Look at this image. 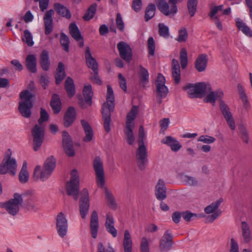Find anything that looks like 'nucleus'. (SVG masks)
<instances>
[{
	"label": "nucleus",
	"mask_w": 252,
	"mask_h": 252,
	"mask_svg": "<svg viewBox=\"0 0 252 252\" xmlns=\"http://www.w3.org/2000/svg\"><path fill=\"white\" fill-rule=\"evenodd\" d=\"M81 124L85 132L83 141L86 143L91 141L94 137V132L91 126L85 120H81Z\"/></svg>",
	"instance_id": "412c9836"
},
{
	"label": "nucleus",
	"mask_w": 252,
	"mask_h": 252,
	"mask_svg": "<svg viewBox=\"0 0 252 252\" xmlns=\"http://www.w3.org/2000/svg\"><path fill=\"white\" fill-rule=\"evenodd\" d=\"M221 214V211L220 210H218L215 213H213L211 215L208 216L206 218V223L213 222Z\"/></svg>",
	"instance_id": "680f3d73"
},
{
	"label": "nucleus",
	"mask_w": 252,
	"mask_h": 252,
	"mask_svg": "<svg viewBox=\"0 0 252 252\" xmlns=\"http://www.w3.org/2000/svg\"><path fill=\"white\" fill-rule=\"evenodd\" d=\"M49 115L47 111L43 108L40 109V117L38 121V124L37 125L43 126L42 123L47 121L49 119Z\"/></svg>",
	"instance_id": "4d7b16f0"
},
{
	"label": "nucleus",
	"mask_w": 252,
	"mask_h": 252,
	"mask_svg": "<svg viewBox=\"0 0 252 252\" xmlns=\"http://www.w3.org/2000/svg\"><path fill=\"white\" fill-rule=\"evenodd\" d=\"M157 3L158 9L164 14L168 15L169 14V6L165 0H154Z\"/></svg>",
	"instance_id": "4c0bfd02"
},
{
	"label": "nucleus",
	"mask_w": 252,
	"mask_h": 252,
	"mask_svg": "<svg viewBox=\"0 0 252 252\" xmlns=\"http://www.w3.org/2000/svg\"><path fill=\"white\" fill-rule=\"evenodd\" d=\"M236 25L238 28L240 30H241L246 35L249 37L252 36V31L251 30L250 28L246 25V24L242 21L237 22Z\"/></svg>",
	"instance_id": "de8ad7c7"
},
{
	"label": "nucleus",
	"mask_w": 252,
	"mask_h": 252,
	"mask_svg": "<svg viewBox=\"0 0 252 252\" xmlns=\"http://www.w3.org/2000/svg\"><path fill=\"white\" fill-rule=\"evenodd\" d=\"M54 8L56 12L63 17L69 19L71 17V14L69 10L65 6L59 3L54 4Z\"/></svg>",
	"instance_id": "72a5a7b5"
},
{
	"label": "nucleus",
	"mask_w": 252,
	"mask_h": 252,
	"mask_svg": "<svg viewBox=\"0 0 252 252\" xmlns=\"http://www.w3.org/2000/svg\"><path fill=\"white\" fill-rule=\"evenodd\" d=\"M121 57L127 62H130L132 59L131 48H118Z\"/></svg>",
	"instance_id": "ea45409f"
},
{
	"label": "nucleus",
	"mask_w": 252,
	"mask_h": 252,
	"mask_svg": "<svg viewBox=\"0 0 252 252\" xmlns=\"http://www.w3.org/2000/svg\"><path fill=\"white\" fill-rule=\"evenodd\" d=\"M116 22L117 28L120 31L123 32L124 30V23L121 15L119 13L117 14Z\"/></svg>",
	"instance_id": "e2e57ef3"
},
{
	"label": "nucleus",
	"mask_w": 252,
	"mask_h": 252,
	"mask_svg": "<svg viewBox=\"0 0 252 252\" xmlns=\"http://www.w3.org/2000/svg\"><path fill=\"white\" fill-rule=\"evenodd\" d=\"M161 142L163 144H166L170 147L172 151H173V138L168 136L162 139Z\"/></svg>",
	"instance_id": "338daca9"
},
{
	"label": "nucleus",
	"mask_w": 252,
	"mask_h": 252,
	"mask_svg": "<svg viewBox=\"0 0 252 252\" xmlns=\"http://www.w3.org/2000/svg\"><path fill=\"white\" fill-rule=\"evenodd\" d=\"M140 80L142 82H149V73L148 70L142 65L139 66Z\"/></svg>",
	"instance_id": "5fc2aeb1"
},
{
	"label": "nucleus",
	"mask_w": 252,
	"mask_h": 252,
	"mask_svg": "<svg viewBox=\"0 0 252 252\" xmlns=\"http://www.w3.org/2000/svg\"><path fill=\"white\" fill-rule=\"evenodd\" d=\"M208 94L204 98V101L206 103H210L213 106L215 105L216 101L217 99H222L223 96V93L220 90L212 91V90L209 92H206V94Z\"/></svg>",
	"instance_id": "aec40b11"
},
{
	"label": "nucleus",
	"mask_w": 252,
	"mask_h": 252,
	"mask_svg": "<svg viewBox=\"0 0 252 252\" xmlns=\"http://www.w3.org/2000/svg\"><path fill=\"white\" fill-rule=\"evenodd\" d=\"M98 218L96 211H94L91 215L90 221L91 232L92 237L96 238L98 228Z\"/></svg>",
	"instance_id": "b1692460"
},
{
	"label": "nucleus",
	"mask_w": 252,
	"mask_h": 252,
	"mask_svg": "<svg viewBox=\"0 0 252 252\" xmlns=\"http://www.w3.org/2000/svg\"><path fill=\"white\" fill-rule=\"evenodd\" d=\"M136 157L139 168L141 170H144L146 163L148 162L147 149L144 144H139L136 153Z\"/></svg>",
	"instance_id": "4468645a"
},
{
	"label": "nucleus",
	"mask_w": 252,
	"mask_h": 252,
	"mask_svg": "<svg viewBox=\"0 0 252 252\" xmlns=\"http://www.w3.org/2000/svg\"><path fill=\"white\" fill-rule=\"evenodd\" d=\"M93 168L96 175L97 186L102 188L105 184L103 164L99 157H96L93 161Z\"/></svg>",
	"instance_id": "1a4fd4ad"
},
{
	"label": "nucleus",
	"mask_w": 252,
	"mask_h": 252,
	"mask_svg": "<svg viewBox=\"0 0 252 252\" xmlns=\"http://www.w3.org/2000/svg\"><path fill=\"white\" fill-rule=\"evenodd\" d=\"M114 219L112 215L107 214L105 222V227L106 230L114 226Z\"/></svg>",
	"instance_id": "13d9d810"
},
{
	"label": "nucleus",
	"mask_w": 252,
	"mask_h": 252,
	"mask_svg": "<svg viewBox=\"0 0 252 252\" xmlns=\"http://www.w3.org/2000/svg\"><path fill=\"white\" fill-rule=\"evenodd\" d=\"M155 193L156 198L163 201L167 197V188L165 182L162 179H159L155 186Z\"/></svg>",
	"instance_id": "a211bd4d"
},
{
	"label": "nucleus",
	"mask_w": 252,
	"mask_h": 252,
	"mask_svg": "<svg viewBox=\"0 0 252 252\" xmlns=\"http://www.w3.org/2000/svg\"><path fill=\"white\" fill-rule=\"evenodd\" d=\"M207 62V55L205 54L200 55L194 63L195 69L199 72L204 71L206 68Z\"/></svg>",
	"instance_id": "5701e85b"
},
{
	"label": "nucleus",
	"mask_w": 252,
	"mask_h": 252,
	"mask_svg": "<svg viewBox=\"0 0 252 252\" xmlns=\"http://www.w3.org/2000/svg\"><path fill=\"white\" fill-rule=\"evenodd\" d=\"M138 113V107L133 106L126 117V125L134 126L133 121L136 118Z\"/></svg>",
	"instance_id": "7c9ffc66"
},
{
	"label": "nucleus",
	"mask_w": 252,
	"mask_h": 252,
	"mask_svg": "<svg viewBox=\"0 0 252 252\" xmlns=\"http://www.w3.org/2000/svg\"><path fill=\"white\" fill-rule=\"evenodd\" d=\"M182 179L187 184L191 186H196L198 184L197 179L193 177L188 175H183Z\"/></svg>",
	"instance_id": "603ef678"
},
{
	"label": "nucleus",
	"mask_w": 252,
	"mask_h": 252,
	"mask_svg": "<svg viewBox=\"0 0 252 252\" xmlns=\"http://www.w3.org/2000/svg\"><path fill=\"white\" fill-rule=\"evenodd\" d=\"M81 198L79 202L80 213L82 219H84L88 213L89 209V192L86 189L81 192Z\"/></svg>",
	"instance_id": "f8f14e48"
},
{
	"label": "nucleus",
	"mask_w": 252,
	"mask_h": 252,
	"mask_svg": "<svg viewBox=\"0 0 252 252\" xmlns=\"http://www.w3.org/2000/svg\"><path fill=\"white\" fill-rule=\"evenodd\" d=\"M63 145L65 154L69 157H73L75 155L74 150L71 139L68 132L63 131L62 134Z\"/></svg>",
	"instance_id": "f3484780"
},
{
	"label": "nucleus",
	"mask_w": 252,
	"mask_h": 252,
	"mask_svg": "<svg viewBox=\"0 0 252 252\" xmlns=\"http://www.w3.org/2000/svg\"><path fill=\"white\" fill-rule=\"evenodd\" d=\"M26 65L27 69L32 73L36 72V59L33 55H29L26 59Z\"/></svg>",
	"instance_id": "cd10ccee"
},
{
	"label": "nucleus",
	"mask_w": 252,
	"mask_h": 252,
	"mask_svg": "<svg viewBox=\"0 0 252 252\" xmlns=\"http://www.w3.org/2000/svg\"><path fill=\"white\" fill-rule=\"evenodd\" d=\"M93 72L91 73L90 79V80L93 82L94 83H95L98 85H100L102 84V81L100 80L99 76L98 75V70L92 71Z\"/></svg>",
	"instance_id": "864d4df0"
},
{
	"label": "nucleus",
	"mask_w": 252,
	"mask_h": 252,
	"mask_svg": "<svg viewBox=\"0 0 252 252\" xmlns=\"http://www.w3.org/2000/svg\"><path fill=\"white\" fill-rule=\"evenodd\" d=\"M56 165V160L53 156L48 158L41 170L40 166H36L33 174V178L34 180L37 181L40 179L42 181L47 180L52 175Z\"/></svg>",
	"instance_id": "f03ea898"
},
{
	"label": "nucleus",
	"mask_w": 252,
	"mask_h": 252,
	"mask_svg": "<svg viewBox=\"0 0 252 252\" xmlns=\"http://www.w3.org/2000/svg\"><path fill=\"white\" fill-rule=\"evenodd\" d=\"M11 154H7L3 158L2 163L0 165V174L9 173L12 176L16 173L17 163L16 159L11 157Z\"/></svg>",
	"instance_id": "0eeeda50"
},
{
	"label": "nucleus",
	"mask_w": 252,
	"mask_h": 252,
	"mask_svg": "<svg viewBox=\"0 0 252 252\" xmlns=\"http://www.w3.org/2000/svg\"><path fill=\"white\" fill-rule=\"evenodd\" d=\"M134 126L126 125L124 129V133L126 135V139L129 145L133 144L135 138L133 133V128Z\"/></svg>",
	"instance_id": "c9c22d12"
},
{
	"label": "nucleus",
	"mask_w": 252,
	"mask_h": 252,
	"mask_svg": "<svg viewBox=\"0 0 252 252\" xmlns=\"http://www.w3.org/2000/svg\"><path fill=\"white\" fill-rule=\"evenodd\" d=\"M76 118V112L75 108L69 107L66 110L63 118L64 126L66 127L70 126Z\"/></svg>",
	"instance_id": "4be33fe9"
},
{
	"label": "nucleus",
	"mask_w": 252,
	"mask_h": 252,
	"mask_svg": "<svg viewBox=\"0 0 252 252\" xmlns=\"http://www.w3.org/2000/svg\"><path fill=\"white\" fill-rule=\"evenodd\" d=\"M85 59L87 66L92 71L98 70V64L96 60L92 56L89 48L85 52Z\"/></svg>",
	"instance_id": "a878e982"
},
{
	"label": "nucleus",
	"mask_w": 252,
	"mask_h": 252,
	"mask_svg": "<svg viewBox=\"0 0 252 252\" xmlns=\"http://www.w3.org/2000/svg\"><path fill=\"white\" fill-rule=\"evenodd\" d=\"M222 201V198H220L219 200L212 203L211 204L206 207L204 209V212L207 214L215 213L219 210L218 208Z\"/></svg>",
	"instance_id": "e433bc0d"
},
{
	"label": "nucleus",
	"mask_w": 252,
	"mask_h": 252,
	"mask_svg": "<svg viewBox=\"0 0 252 252\" xmlns=\"http://www.w3.org/2000/svg\"><path fill=\"white\" fill-rule=\"evenodd\" d=\"M165 79L164 77L161 73H158L155 82L158 97H164L168 93V89L165 86Z\"/></svg>",
	"instance_id": "2eb2a0df"
},
{
	"label": "nucleus",
	"mask_w": 252,
	"mask_h": 252,
	"mask_svg": "<svg viewBox=\"0 0 252 252\" xmlns=\"http://www.w3.org/2000/svg\"><path fill=\"white\" fill-rule=\"evenodd\" d=\"M188 32L185 28H182L179 31V35L176 40L180 42H185L188 37Z\"/></svg>",
	"instance_id": "6e6d98bb"
},
{
	"label": "nucleus",
	"mask_w": 252,
	"mask_h": 252,
	"mask_svg": "<svg viewBox=\"0 0 252 252\" xmlns=\"http://www.w3.org/2000/svg\"><path fill=\"white\" fill-rule=\"evenodd\" d=\"M32 135L33 137V150H39L43 142L44 137V126L36 124L32 129Z\"/></svg>",
	"instance_id": "6e6552de"
},
{
	"label": "nucleus",
	"mask_w": 252,
	"mask_h": 252,
	"mask_svg": "<svg viewBox=\"0 0 252 252\" xmlns=\"http://www.w3.org/2000/svg\"><path fill=\"white\" fill-rule=\"evenodd\" d=\"M123 245L125 252H132V241L131 235L128 230H126L124 231Z\"/></svg>",
	"instance_id": "bb28decb"
},
{
	"label": "nucleus",
	"mask_w": 252,
	"mask_h": 252,
	"mask_svg": "<svg viewBox=\"0 0 252 252\" xmlns=\"http://www.w3.org/2000/svg\"><path fill=\"white\" fill-rule=\"evenodd\" d=\"M119 84L121 88L125 92L127 91L126 80L121 73L118 74Z\"/></svg>",
	"instance_id": "69168bd1"
},
{
	"label": "nucleus",
	"mask_w": 252,
	"mask_h": 252,
	"mask_svg": "<svg viewBox=\"0 0 252 252\" xmlns=\"http://www.w3.org/2000/svg\"><path fill=\"white\" fill-rule=\"evenodd\" d=\"M22 39L23 41L26 42L29 46H32L33 45L32 35L28 30H25Z\"/></svg>",
	"instance_id": "3c124183"
},
{
	"label": "nucleus",
	"mask_w": 252,
	"mask_h": 252,
	"mask_svg": "<svg viewBox=\"0 0 252 252\" xmlns=\"http://www.w3.org/2000/svg\"><path fill=\"white\" fill-rule=\"evenodd\" d=\"M65 89L69 97H72L75 93V86L73 79L70 77H67L64 83Z\"/></svg>",
	"instance_id": "473e14b6"
},
{
	"label": "nucleus",
	"mask_w": 252,
	"mask_h": 252,
	"mask_svg": "<svg viewBox=\"0 0 252 252\" xmlns=\"http://www.w3.org/2000/svg\"><path fill=\"white\" fill-rule=\"evenodd\" d=\"M34 95L28 90H24L20 93V97L22 101L19 103L18 109L25 118H30L31 116V109L32 107V98Z\"/></svg>",
	"instance_id": "20e7f679"
},
{
	"label": "nucleus",
	"mask_w": 252,
	"mask_h": 252,
	"mask_svg": "<svg viewBox=\"0 0 252 252\" xmlns=\"http://www.w3.org/2000/svg\"><path fill=\"white\" fill-rule=\"evenodd\" d=\"M105 193L107 204L111 209L116 210L117 205L112 193L107 189L105 190Z\"/></svg>",
	"instance_id": "58836bf2"
},
{
	"label": "nucleus",
	"mask_w": 252,
	"mask_h": 252,
	"mask_svg": "<svg viewBox=\"0 0 252 252\" xmlns=\"http://www.w3.org/2000/svg\"><path fill=\"white\" fill-rule=\"evenodd\" d=\"M107 88V102L104 103L102 106V115L104 121L103 126L104 129L106 132H108L110 131L111 113L113 112L115 108V98L112 87L110 85H108Z\"/></svg>",
	"instance_id": "f257e3e1"
},
{
	"label": "nucleus",
	"mask_w": 252,
	"mask_h": 252,
	"mask_svg": "<svg viewBox=\"0 0 252 252\" xmlns=\"http://www.w3.org/2000/svg\"><path fill=\"white\" fill-rule=\"evenodd\" d=\"M158 28V32L160 36L164 38H167L169 36V29L167 26L163 23H159Z\"/></svg>",
	"instance_id": "8fccbe9b"
},
{
	"label": "nucleus",
	"mask_w": 252,
	"mask_h": 252,
	"mask_svg": "<svg viewBox=\"0 0 252 252\" xmlns=\"http://www.w3.org/2000/svg\"><path fill=\"white\" fill-rule=\"evenodd\" d=\"M63 145L65 154L69 157H73L75 155L74 150L71 139L68 132L63 131L62 134Z\"/></svg>",
	"instance_id": "dca6fc26"
},
{
	"label": "nucleus",
	"mask_w": 252,
	"mask_h": 252,
	"mask_svg": "<svg viewBox=\"0 0 252 252\" xmlns=\"http://www.w3.org/2000/svg\"><path fill=\"white\" fill-rule=\"evenodd\" d=\"M181 71L179 62L174 60V83L178 84L181 80Z\"/></svg>",
	"instance_id": "09e8293b"
},
{
	"label": "nucleus",
	"mask_w": 252,
	"mask_h": 252,
	"mask_svg": "<svg viewBox=\"0 0 252 252\" xmlns=\"http://www.w3.org/2000/svg\"><path fill=\"white\" fill-rule=\"evenodd\" d=\"M40 63L42 69L47 71L49 68L50 62L49 61L48 53L46 50H43L40 56Z\"/></svg>",
	"instance_id": "f704fd0d"
},
{
	"label": "nucleus",
	"mask_w": 252,
	"mask_h": 252,
	"mask_svg": "<svg viewBox=\"0 0 252 252\" xmlns=\"http://www.w3.org/2000/svg\"><path fill=\"white\" fill-rule=\"evenodd\" d=\"M199 141L203 142L204 143L211 144L216 141V138L209 135H201L198 140Z\"/></svg>",
	"instance_id": "bf43d9fd"
},
{
	"label": "nucleus",
	"mask_w": 252,
	"mask_h": 252,
	"mask_svg": "<svg viewBox=\"0 0 252 252\" xmlns=\"http://www.w3.org/2000/svg\"><path fill=\"white\" fill-rule=\"evenodd\" d=\"M70 180L67 182L66 190L68 195L72 196L75 200L78 198L79 192V180L77 171L73 169L70 173Z\"/></svg>",
	"instance_id": "39448f33"
},
{
	"label": "nucleus",
	"mask_w": 252,
	"mask_h": 252,
	"mask_svg": "<svg viewBox=\"0 0 252 252\" xmlns=\"http://www.w3.org/2000/svg\"><path fill=\"white\" fill-rule=\"evenodd\" d=\"M29 173L28 171H20L19 174V179L21 183H25L28 181Z\"/></svg>",
	"instance_id": "774afa93"
},
{
	"label": "nucleus",
	"mask_w": 252,
	"mask_h": 252,
	"mask_svg": "<svg viewBox=\"0 0 252 252\" xmlns=\"http://www.w3.org/2000/svg\"><path fill=\"white\" fill-rule=\"evenodd\" d=\"M65 76L64 64L60 62L56 69L55 74L56 83L59 84Z\"/></svg>",
	"instance_id": "2f4dec72"
},
{
	"label": "nucleus",
	"mask_w": 252,
	"mask_h": 252,
	"mask_svg": "<svg viewBox=\"0 0 252 252\" xmlns=\"http://www.w3.org/2000/svg\"><path fill=\"white\" fill-rule=\"evenodd\" d=\"M172 245V232L171 230L168 229L164 232L159 241V250L161 252H167L171 249Z\"/></svg>",
	"instance_id": "9b49d317"
},
{
	"label": "nucleus",
	"mask_w": 252,
	"mask_h": 252,
	"mask_svg": "<svg viewBox=\"0 0 252 252\" xmlns=\"http://www.w3.org/2000/svg\"><path fill=\"white\" fill-rule=\"evenodd\" d=\"M183 89L187 91V94L190 98H202L205 95L206 92L211 90V86L204 82H199L189 84L184 87Z\"/></svg>",
	"instance_id": "7ed1b4c3"
},
{
	"label": "nucleus",
	"mask_w": 252,
	"mask_h": 252,
	"mask_svg": "<svg viewBox=\"0 0 252 252\" xmlns=\"http://www.w3.org/2000/svg\"><path fill=\"white\" fill-rule=\"evenodd\" d=\"M156 6L153 3L149 4L146 7L145 14V19L146 21H149L155 15L156 11Z\"/></svg>",
	"instance_id": "c03bdc74"
},
{
	"label": "nucleus",
	"mask_w": 252,
	"mask_h": 252,
	"mask_svg": "<svg viewBox=\"0 0 252 252\" xmlns=\"http://www.w3.org/2000/svg\"><path fill=\"white\" fill-rule=\"evenodd\" d=\"M56 228L61 237L63 238L66 235L68 230L67 220L62 212L60 213L57 216Z\"/></svg>",
	"instance_id": "ddd939ff"
},
{
	"label": "nucleus",
	"mask_w": 252,
	"mask_h": 252,
	"mask_svg": "<svg viewBox=\"0 0 252 252\" xmlns=\"http://www.w3.org/2000/svg\"><path fill=\"white\" fill-rule=\"evenodd\" d=\"M69 30L71 36L79 42L80 46H83V37L77 25L75 23H71L69 26Z\"/></svg>",
	"instance_id": "393cba45"
},
{
	"label": "nucleus",
	"mask_w": 252,
	"mask_h": 252,
	"mask_svg": "<svg viewBox=\"0 0 252 252\" xmlns=\"http://www.w3.org/2000/svg\"><path fill=\"white\" fill-rule=\"evenodd\" d=\"M83 94L85 98L82 95H78V104L83 109L87 108V105L91 106L92 104V97L93 92L91 85H85L83 90Z\"/></svg>",
	"instance_id": "9d476101"
},
{
	"label": "nucleus",
	"mask_w": 252,
	"mask_h": 252,
	"mask_svg": "<svg viewBox=\"0 0 252 252\" xmlns=\"http://www.w3.org/2000/svg\"><path fill=\"white\" fill-rule=\"evenodd\" d=\"M198 3V0H188V9L189 13L191 17L195 14L196 11V7Z\"/></svg>",
	"instance_id": "49530a36"
},
{
	"label": "nucleus",
	"mask_w": 252,
	"mask_h": 252,
	"mask_svg": "<svg viewBox=\"0 0 252 252\" xmlns=\"http://www.w3.org/2000/svg\"><path fill=\"white\" fill-rule=\"evenodd\" d=\"M50 105L55 114H58L61 111V101L59 96L57 94H54L52 95Z\"/></svg>",
	"instance_id": "c85d7f7f"
},
{
	"label": "nucleus",
	"mask_w": 252,
	"mask_h": 252,
	"mask_svg": "<svg viewBox=\"0 0 252 252\" xmlns=\"http://www.w3.org/2000/svg\"><path fill=\"white\" fill-rule=\"evenodd\" d=\"M219 105L220 110L224 119L231 117L232 116L229 108L222 99H220L219 100Z\"/></svg>",
	"instance_id": "37998d69"
},
{
	"label": "nucleus",
	"mask_w": 252,
	"mask_h": 252,
	"mask_svg": "<svg viewBox=\"0 0 252 252\" xmlns=\"http://www.w3.org/2000/svg\"><path fill=\"white\" fill-rule=\"evenodd\" d=\"M96 7L97 5L95 3H94L90 6L83 17L85 21H88L94 17L96 12Z\"/></svg>",
	"instance_id": "79ce46f5"
},
{
	"label": "nucleus",
	"mask_w": 252,
	"mask_h": 252,
	"mask_svg": "<svg viewBox=\"0 0 252 252\" xmlns=\"http://www.w3.org/2000/svg\"><path fill=\"white\" fill-rule=\"evenodd\" d=\"M140 251L141 252H150L149 242L147 239L145 237H143L141 240Z\"/></svg>",
	"instance_id": "052dcab7"
},
{
	"label": "nucleus",
	"mask_w": 252,
	"mask_h": 252,
	"mask_svg": "<svg viewBox=\"0 0 252 252\" xmlns=\"http://www.w3.org/2000/svg\"><path fill=\"white\" fill-rule=\"evenodd\" d=\"M54 11L50 9L47 11L43 17L45 25V34L49 35L51 33L53 29V20L52 16L54 14Z\"/></svg>",
	"instance_id": "6ab92c4d"
},
{
	"label": "nucleus",
	"mask_w": 252,
	"mask_h": 252,
	"mask_svg": "<svg viewBox=\"0 0 252 252\" xmlns=\"http://www.w3.org/2000/svg\"><path fill=\"white\" fill-rule=\"evenodd\" d=\"M13 198L5 203H0V206L4 208L11 215L15 216L19 212L20 206L23 203L21 195L15 193Z\"/></svg>",
	"instance_id": "423d86ee"
},
{
	"label": "nucleus",
	"mask_w": 252,
	"mask_h": 252,
	"mask_svg": "<svg viewBox=\"0 0 252 252\" xmlns=\"http://www.w3.org/2000/svg\"><path fill=\"white\" fill-rule=\"evenodd\" d=\"M242 235L245 243H249L252 240L250 227L246 221L241 223Z\"/></svg>",
	"instance_id": "c756f323"
},
{
	"label": "nucleus",
	"mask_w": 252,
	"mask_h": 252,
	"mask_svg": "<svg viewBox=\"0 0 252 252\" xmlns=\"http://www.w3.org/2000/svg\"><path fill=\"white\" fill-rule=\"evenodd\" d=\"M204 215L202 214H197L192 213L189 211L182 212V217L186 221H191L198 218H203Z\"/></svg>",
	"instance_id": "a19ab883"
},
{
	"label": "nucleus",
	"mask_w": 252,
	"mask_h": 252,
	"mask_svg": "<svg viewBox=\"0 0 252 252\" xmlns=\"http://www.w3.org/2000/svg\"><path fill=\"white\" fill-rule=\"evenodd\" d=\"M180 62L181 67L183 69L186 68L188 64L187 51L185 48H182L180 53Z\"/></svg>",
	"instance_id": "a18cd8bd"
},
{
	"label": "nucleus",
	"mask_w": 252,
	"mask_h": 252,
	"mask_svg": "<svg viewBox=\"0 0 252 252\" xmlns=\"http://www.w3.org/2000/svg\"><path fill=\"white\" fill-rule=\"evenodd\" d=\"M169 120L168 118H164L159 121L160 130L159 133H162L168 127Z\"/></svg>",
	"instance_id": "0e129e2a"
}]
</instances>
